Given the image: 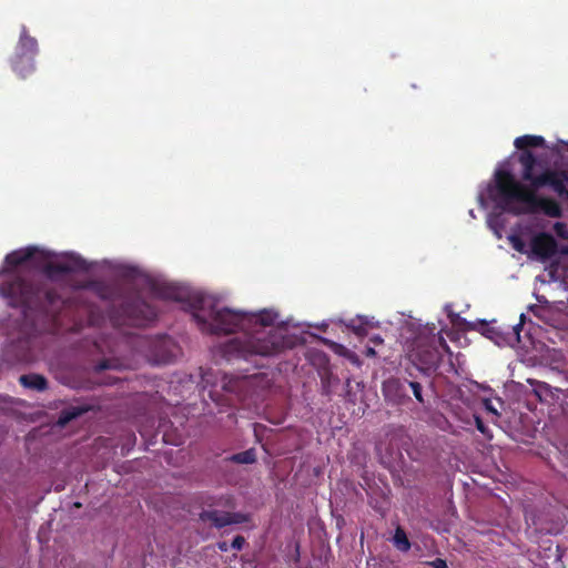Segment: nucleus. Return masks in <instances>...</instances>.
I'll return each instance as SVG.
<instances>
[{"label": "nucleus", "mask_w": 568, "mask_h": 568, "mask_svg": "<svg viewBox=\"0 0 568 568\" xmlns=\"http://www.w3.org/2000/svg\"><path fill=\"white\" fill-rule=\"evenodd\" d=\"M192 307V316L202 332L231 334L242 331V335L224 344L223 353L227 359L273 356L293 346L286 328L273 327L278 316L273 311L246 313L229 307L217 308L212 298L204 296L197 297Z\"/></svg>", "instance_id": "f257e3e1"}, {"label": "nucleus", "mask_w": 568, "mask_h": 568, "mask_svg": "<svg viewBox=\"0 0 568 568\" xmlns=\"http://www.w3.org/2000/svg\"><path fill=\"white\" fill-rule=\"evenodd\" d=\"M497 207L513 215L544 213L549 217H560V204L551 197L539 196L537 191L517 181L508 170H496L494 185L488 190Z\"/></svg>", "instance_id": "f03ea898"}, {"label": "nucleus", "mask_w": 568, "mask_h": 568, "mask_svg": "<svg viewBox=\"0 0 568 568\" xmlns=\"http://www.w3.org/2000/svg\"><path fill=\"white\" fill-rule=\"evenodd\" d=\"M0 294L9 305L50 312L60 301L59 293L45 283L14 276L0 285Z\"/></svg>", "instance_id": "7ed1b4c3"}, {"label": "nucleus", "mask_w": 568, "mask_h": 568, "mask_svg": "<svg viewBox=\"0 0 568 568\" xmlns=\"http://www.w3.org/2000/svg\"><path fill=\"white\" fill-rule=\"evenodd\" d=\"M436 327L424 328L415 336L412 342L408 358L425 375L435 372L440 362V348L449 352V346L439 332L435 333Z\"/></svg>", "instance_id": "20e7f679"}, {"label": "nucleus", "mask_w": 568, "mask_h": 568, "mask_svg": "<svg viewBox=\"0 0 568 568\" xmlns=\"http://www.w3.org/2000/svg\"><path fill=\"white\" fill-rule=\"evenodd\" d=\"M518 161L523 166L521 179L529 183L528 187L537 191L540 187L549 186L560 199L568 200V187L566 186L568 170L546 169L540 174H535L537 159L531 151L520 153Z\"/></svg>", "instance_id": "39448f33"}, {"label": "nucleus", "mask_w": 568, "mask_h": 568, "mask_svg": "<svg viewBox=\"0 0 568 568\" xmlns=\"http://www.w3.org/2000/svg\"><path fill=\"white\" fill-rule=\"evenodd\" d=\"M390 376L383 381L382 393L387 404L392 406H406L412 402L408 389L412 390L416 402L424 406L426 400L423 395V385L413 378V374Z\"/></svg>", "instance_id": "423d86ee"}, {"label": "nucleus", "mask_w": 568, "mask_h": 568, "mask_svg": "<svg viewBox=\"0 0 568 568\" xmlns=\"http://www.w3.org/2000/svg\"><path fill=\"white\" fill-rule=\"evenodd\" d=\"M120 314L123 316V323L132 326H145L156 318L158 311L136 294L122 303Z\"/></svg>", "instance_id": "0eeeda50"}, {"label": "nucleus", "mask_w": 568, "mask_h": 568, "mask_svg": "<svg viewBox=\"0 0 568 568\" xmlns=\"http://www.w3.org/2000/svg\"><path fill=\"white\" fill-rule=\"evenodd\" d=\"M91 265L80 255L71 253L65 254L58 261L47 262L43 266V273L50 280H57L61 275L89 272Z\"/></svg>", "instance_id": "6e6552de"}, {"label": "nucleus", "mask_w": 568, "mask_h": 568, "mask_svg": "<svg viewBox=\"0 0 568 568\" xmlns=\"http://www.w3.org/2000/svg\"><path fill=\"white\" fill-rule=\"evenodd\" d=\"M200 520L210 521L215 528H223L233 524H243L248 521V516L242 513H231L221 510H203L199 515Z\"/></svg>", "instance_id": "1a4fd4ad"}, {"label": "nucleus", "mask_w": 568, "mask_h": 568, "mask_svg": "<svg viewBox=\"0 0 568 568\" xmlns=\"http://www.w3.org/2000/svg\"><path fill=\"white\" fill-rule=\"evenodd\" d=\"M530 248L534 255L545 262L557 254L558 243L550 233L541 232L531 239Z\"/></svg>", "instance_id": "9d476101"}, {"label": "nucleus", "mask_w": 568, "mask_h": 568, "mask_svg": "<svg viewBox=\"0 0 568 568\" xmlns=\"http://www.w3.org/2000/svg\"><path fill=\"white\" fill-rule=\"evenodd\" d=\"M483 335L494 341L497 345L510 344L519 342V333L523 323L509 326L506 332H499L496 327L489 326L485 321L479 323Z\"/></svg>", "instance_id": "9b49d317"}, {"label": "nucleus", "mask_w": 568, "mask_h": 568, "mask_svg": "<svg viewBox=\"0 0 568 568\" xmlns=\"http://www.w3.org/2000/svg\"><path fill=\"white\" fill-rule=\"evenodd\" d=\"M151 292L155 297L175 302H185L190 298V293L185 287L173 283L153 282Z\"/></svg>", "instance_id": "f8f14e48"}, {"label": "nucleus", "mask_w": 568, "mask_h": 568, "mask_svg": "<svg viewBox=\"0 0 568 568\" xmlns=\"http://www.w3.org/2000/svg\"><path fill=\"white\" fill-rule=\"evenodd\" d=\"M38 52L37 39L29 34L26 26H22L14 55L36 58Z\"/></svg>", "instance_id": "ddd939ff"}, {"label": "nucleus", "mask_w": 568, "mask_h": 568, "mask_svg": "<svg viewBox=\"0 0 568 568\" xmlns=\"http://www.w3.org/2000/svg\"><path fill=\"white\" fill-rule=\"evenodd\" d=\"M37 252L36 247H27L21 250L12 251L11 253L7 254L4 258L6 266L3 267L2 273H9L12 268L20 266L24 264L26 262L30 261L34 253Z\"/></svg>", "instance_id": "4468645a"}, {"label": "nucleus", "mask_w": 568, "mask_h": 568, "mask_svg": "<svg viewBox=\"0 0 568 568\" xmlns=\"http://www.w3.org/2000/svg\"><path fill=\"white\" fill-rule=\"evenodd\" d=\"M13 71L21 78L26 79L36 70L34 58L16 57L11 60Z\"/></svg>", "instance_id": "2eb2a0df"}, {"label": "nucleus", "mask_w": 568, "mask_h": 568, "mask_svg": "<svg viewBox=\"0 0 568 568\" xmlns=\"http://www.w3.org/2000/svg\"><path fill=\"white\" fill-rule=\"evenodd\" d=\"M19 383L30 389L43 392L48 388V381L43 375L30 373L19 377Z\"/></svg>", "instance_id": "dca6fc26"}, {"label": "nucleus", "mask_w": 568, "mask_h": 568, "mask_svg": "<svg viewBox=\"0 0 568 568\" xmlns=\"http://www.w3.org/2000/svg\"><path fill=\"white\" fill-rule=\"evenodd\" d=\"M514 145L516 149L521 150V153L528 151V148H542L545 146V139L540 135H521L515 139Z\"/></svg>", "instance_id": "f3484780"}, {"label": "nucleus", "mask_w": 568, "mask_h": 568, "mask_svg": "<svg viewBox=\"0 0 568 568\" xmlns=\"http://www.w3.org/2000/svg\"><path fill=\"white\" fill-rule=\"evenodd\" d=\"M19 348V352L14 355V361L24 362L30 358V342L29 339H21L17 343H12L7 348L6 353L9 356L11 353H14L16 349Z\"/></svg>", "instance_id": "a211bd4d"}, {"label": "nucleus", "mask_w": 568, "mask_h": 568, "mask_svg": "<svg viewBox=\"0 0 568 568\" xmlns=\"http://www.w3.org/2000/svg\"><path fill=\"white\" fill-rule=\"evenodd\" d=\"M85 412H88V408L87 407H80V406H71V407L64 408L59 414L58 425L65 426L71 420H73V419L80 417L81 415H83Z\"/></svg>", "instance_id": "6ab92c4d"}, {"label": "nucleus", "mask_w": 568, "mask_h": 568, "mask_svg": "<svg viewBox=\"0 0 568 568\" xmlns=\"http://www.w3.org/2000/svg\"><path fill=\"white\" fill-rule=\"evenodd\" d=\"M229 459L235 464H254L256 462V450L254 448H250L244 452L233 454Z\"/></svg>", "instance_id": "aec40b11"}, {"label": "nucleus", "mask_w": 568, "mask_h": 568, "mask_svg": "<svg viewBox=\"0 0 568 568\" xmlns=\"http://www.w3.org/2000/svg\"><path fill=\"white\" fill-rule=\"evenodd\" d=\"M394 542L399 550L407 551L410 548V542L400 528H397L394 535Z\"/></svg>", "instance_id": "412c9836"}, {"label": "nucleus", "mask_w": 568, "mask_h": 568, "mask_svg": "<svg viewBox=\"0 0 568 568\" xmlns=\"http://www.w3.org/2000/svg\"><path fill=\"white\" fill-rule=\"evenodd\" d=\"M475 425L478 432H480L484 436H486L487 438L493 437L489 432V428L486 426V424L479 416H475Z\"/></svg>", "instance_id": "4be33fe9"}, {"label": "nucleus", "mask_w": 568, "mask_h": 568, "mask_svg": "<svg viewBox=\"0 0 568 568\" xmlns=\"http://www.w3.org/2000/svg\"><path fill=\"white\" fill-rule=\"evenodd\" d=\"M89 286L92 287L102 298H109V290L106 286L95 282H91Z\"/></svg>", "instance_id": "5701e85b"}, {"label": "nucleus", "mask_w": 568, "mask_h": 568, "mask_svg": "<svg viewBox=\"0 0 568 568\" xmlns=\"http://www.w3.org/2000/svg\"><path fill=\"white\" fill-rule=\"evenodd\" d=\"M112 367L113 365L110 359H102L94 366V371L100 373Z\"/></svg>", "instance_id": "b1692460"}, {"label": "nucleus", "mask_w": 568, "mask_h": 568, "mask_svg": "<svg viewBox=\"0 0 568 568\" xmlns=\"http://www.w3.org/2000/svg\"><path fill=\"white\" fill-rule=\"evenodd\" d=\"M245 542H246L245 538L241 535H237L233 539L231 547L235 550H241L244 547Z\"/></svg>", "instance_id": "393cba45"}, {"label": "nucleus", "mask_w": 568, "mask_h": 568, "mask_svg": "<svg viewBox=\"0 0 568 568\" xmlns=\"http://www.w3.org/2000/svg\"><path fill=\"white\" fill-rule=\"evenodd\" d=\"M354 332L358 335V336H364L367 334V331H366V327L364 325H358V326H352Z\"/></svg>", "instance_id": "a878e982"}, {"label": "nucleus", "mask_w": 568, "mask_h": 568, "mask_svg": "<svg viewBox=\"0 0 568 568\" xmlns=\"http://www.w3.org/2000/svg\"><path fill=\"white\" fill-rule=\"evenodd\" d=\"M485 406H486V409L490 413H493L494 415L498 416V412L497 409L491 405L490 400H485Z\"/></svg>", "instance_id": "bb28decb"}, {"label": "nucleus", "mask_w": 568, "mask_h": 568, "mask_svg": "<svg viewBox=\"0 0 568 568\" xmlns=\"http://www.w3.org/2000/svg\"><path fill=\"white\" fill-rule=\"evenodd\" d=\"M433 565H434L435 568H447L446 561L444 559H440V558H437L433 562Z\"/></svg>", "instance_id": "cd10ccee"}, {"label": "nucleus", "mask_w": 568, "mask_h": 568, "mask_svg": "<svg viewBox=\"0 0 568 568\" xmlns=\"http://www.w3.org/2000/svg\"><path fill=\"white\" fill-rule=\"evenodd\" d=\"M369 341L374 344V345H381L383 344L384 339L379 336V335H374L369 338Z\"/></svg>", "instance_id": "c85d7f7f"}, {"label": "nucleus", "mask_w": 568, "mask_h": 568, "mask_svg": "<svg viewBox=\"0 0 568 568\" xmlns=\"http://www.w3.org/2000/svg\"><path fill=\"white\" fill-rule=\"evenodd\" d=\"M322 385H323V394L329 395L331 390H329L328 381L322 378Z\"/></svg>", "instance_id": "c756f323"}, {"label": "nucleus", "mask_w": 568, "mask_h": 568, "mask_svg": "<svg viewBox=\"0 0 568 568\" xmlns=\"http://www.w3.org/2000/svg\"><path fill=\"white\" fill-rule=\"evenodd\" d=\"M365 355L367 357L376 356V352H375L374 347L367 346L366 349H365Z\"/></svg>", "instance_id": "7c9ffc66"}, {"label": "nucleus", "mask_w": 568, "mask_h": 568, "mask_svg": "<svg viewBox=\"0 0 568 568\" xmlns=\"http://www.w3.org/2000/svg\"><path fill=\"white\" fill-rule=\"evenodd\" d=\"M217 548H219L221 551L225 552V551H227V550H229V545H227V542H226V541H219V542H217Z\"/></svg>", "instance_id": "2f4dec72"}, {"label": "nucleus", "mask_w": 568, "mask_h": 568, "mask_svg": "<svg viewBox=\"0 0 568 568\" xmlns=\"http://www.w3.org/2000/svg\"><path fill=\"white\" fill-rule=\"evenodd\" d=\"M514 247L517 250V251H521L523 250V243L519 239H514Z\"/></svg>", "instance_id": "473e14b6"}, {"label": "nucleus", "mask_w": 568, "mask_h": 568, "mask_svg": "<svg viewBox=\"0 0 568 568\" xmlns=\"http://www.w3.org/2000/svg\"><path fill=\"white\" fill-rule=\"evenodd\" d=\"M223 388H224L225 390H227V392H233V390H234V388H233L230 384H224V385H223Z\"/></svg>", "instance_id": "72a5a7b5"}, {"label": "nucleus", "mask_w": 568, "mask_h": 568, "mask_svg": "<svg viewBox=\"0 0 568 568\" xmlns=\"http://www.w3.org/2000/svg\"><path fill=\"white\" fill-rule=\"evenodd\" d=\"M74 506H75V507H80V506H81V504H80V503H75V504H74Z\"/></svg>", "instance_id": "f704fd0d"}]
</instances>
